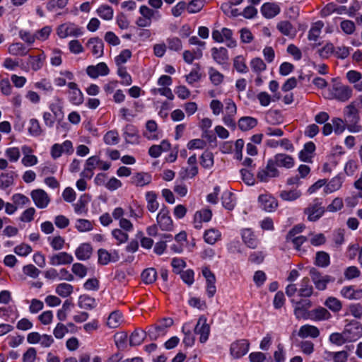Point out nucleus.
Instances as JSON below:
<instances>
[{
  "mask_svg": "<svg viewBox=\"0 0 362 362\" xmlns=\"http://www.w3.org/2000/svg\"><path fill=\"white\" fill-rule=\"evenodd\" d=\"M344 121L346 123V128L351 132H358L361 130V127L357 125L359 120L358 111L356 107L354 102L348 105L344 110Z\"/></svg>",
  "mask_w": 362,
  "mask_h": 362,
  "instance_id": "f257e3e1",
  "label": "nucleus"
},
{
  "mask_svg": "<svg viewBox=\"0 0 362 362\" xmlns=\"http://www.w3.org/2000/svg\"><path fill=\"white\" fill-rule=\"evenodd\" d=\"M280 172L272 158L269 159L265 166L260 168L257 177L260 182H267L272 178L278 177Z\"/></svg>",
  "mask_w": 362,
  "mask_h": 362,
  "instance_id": "f03ea898",
  "label": "nucleus"
},
{
  "mask_svg": "<svg viewBox=\"0 0 362 362\" xmlns=\"http://www.w3.org/2000/svg\"><path fill=\"white\" fill-rule=\"evenodd\" d=\"M83 29L72 22H66L57 28V34L61 39L82 35Z\"/></svg>",
  "mask_w": 362,
  "mask_h": 362,
  "instance_id": "7ed1b4c3",
  "label": "nucleus"
},
{
  "mask_svg": "<svg viewBox=\"0 0 362 362\" xmlns=\"http://www.w3.org/2000/svg\"><path fill=\"white\" fill-rule=\"evenodd\" d=\"M173 325V320L170 317H165L160 320L157 324L152 325L148 329V334L152 340H156L160 336L165 334L168 328Z\"/></svg>",
  "mask_w": 362,
  "mask_h": 362,
  "instance_id": "20e7f679",
  "label": "nucleus"
},
{
  "mask_svg": "<svg viewBox=\"0 0 362 362\" xmlns=\"http://www.w3.org/2000/svg\"><path fill=\"white\" fill-rule=\"evenodd\" d=\"M343 332L347 342L356 341L362 337V325L358 322L351 321L345 325Z\"/></svg>",
  "mask_w": 362,
  "mask_h": 362,
  "instance_id": "39448f33",
  "label": "nucleus"
},
{
  "mask_svg": "<svg viewBox=\"0 0 362 362\" xmlns=\"http://www.w3.org/2000/svg\"><path fill=\"white\" fill-rule=\"evenodd\" d=\"M250 343L246 339H240L233 342L230 347V355L235 358L245 356L249 351Z\"/></svg>",
  "mask_w": 362,
  "mask_h": 362,
  "instance_id": "423d86ee",
  "label": "nucleus"
},
{
  "mask_svg": "<svg viewBox=\"0 0 362 362\" xmlns=\"http://www.w3.org/2000/svg\"><path fill=\"white\" fill-rule=\"evenodd\" d=\"M332 94L334 99L341 102H346L352 97L353 90L346 85H334L332 88Z\"/></svg>",
  "mask_w": 362,
  "mask_h": 362,
  "instance_id": "0eeeda50",
  "label": "nucleus"
},
{
  "mask_svg": "<svg viewBox=\"0 0 362 362\" xmlns=\"http://www.w3.org/2000/svg\"><path fill=\"white\" fill-rule=\"evenodd\" d=\"M67 92L69 101L75 105H80L83 102V94L79 89L78 85L72 81L68 82Z\"/></svg>",
  "mask_w": 362,
  "mask_h": 362,
  "instance_id": "6e6552de",
  "label": "nucleus"
},
{
  "mask_svg": "<svg viewBox=\"0 0 362 362\" xmlns=\"http://www.w3.org/2000/svg\"><path fill=\"white\" fill-rule=\"evenodd\" d=\"M294 307V315L298 320L300 319H310V311L308 309L312 306V303L310 300H301L298 302L295 303Z\"/></svg>",
  "mask_w": 362,
  "mask_h": 362,
  "instance_id": "1a4fd4ad",
  "label": "nucleus"
},
{
  "mask_svg": "<svg viewBox=\"0 0 362 362\" xmlns=\"http://www.w3.org/2000/svg\"><path fill=\"white\" fill-rule=\"evenodd\" d=\"M194 332L200 335L199 341L201 343H204L208 340L210 333V327L206 322V318L204 316L199 318L194 327Z\"/></svg>",
  "mask_w": 362,
  "mask_h": 362,
  "instance_id": "9d476101",
  "label": "nucleus"
},
{
  "mask_svg": "<svg viewBox=\"0 0 362 362\" xmlns=\"http://www.w3.org/2000/svg\"><path fill=\"white\" fill-rule=\"evenodd\" d=\"M98 256V263L102 265H106L110 262H116L119 259V253L115 250L108 252L105 249H99Z\"/></svg>",
  "mask_w": 362,
  "mask_h": 362,
  "instance_id": "9b49d317",
  "label": "nucleus"
},
{
  "mask_svg": "<svg viewBox=\"0 0 362 362\" xmlns=\"http://www.w3.org/2000/svg\"><path fill=\"white\" fill-rule=\"evenodd\" d=\"M49 264L52 266L70 264L74 261V257L66 252H60L54 254L49 257Z\"/></svg>",
  "mask_w": 362,
  "mask_h": 362,
  "instance_id": "f8f14e48",
  "label": "nucleus"
},
{
  "mask_svg": "<svg viewBox=\"0 0 362 362\" xmlns=\"http://www.w3.org/2000/svg\"><path fill=\"white\" fill-rule=\"evenodd\" d=\"M143 136L148 140H158L161 137L158 131V124L156 121L148 120L145 125V130L143 132Z\"/></svg>",
  "mask_w": 362,
  "mask_h": 362,
  "instance_id": "ddd939ff",
  "label": "nucleus"
},
{
  "mask_svg": "<svg viewBox=\"0 0 362 362\" xmlns=\"http://www.w3.org/2000/svg\"><path fill=\"white\" fill-rule=\"evenodd\" d=\"M109 72L110 69L105 62H100L95 66L90 65L86 68V74L92 78L107 76Z\"/></svg>",
  "mask_w": 362,
  "mask_h": 362,
  "instance_id": "4468645a",
  "label": "nucleus"
},
{
  "mask_svg": "<svg viewBox=\"0 0 362 362\" xmlns=\"http://www.w3.org/2000/svg\"><path fill=\"white\" fill-rule=\"evenodd\" d=\"M157 222L163 230L169 231L173 228V221L169 216V211L163 207L157 216Z\"/></svg>",
  "mask_w": 362,
  "mask_h": 362,
  "instance_id": "2eb2a0df",
  "label": "nucleus"
},
{
  "mask_svg": "<svg viewBox=\"0 0 362 362\" xmlns=\"http://www.w3.org/2000/svg\"><path fill=\"white\" fill-rule=\"evenodd\" d=\"M311 279L318 290H325L327 284L330 281L331 277L329 276L321 275L315 268H312L310 271Z\"/></svg>",
  "mask_w": 362,
  "mask_h": 362,
  "instance_id": "dca6fc26",
  "label": "nucleus"
},
{
  "mask_svg": "<svg viewBox=\"0 0 362 362\" xmlns=\"http://www.w3.org/2000/svg\"><path fill=\"white\" fill-rule=\"evenodd\" d=\"M49 108L53 113L54 118H56L59 123L60 121L64 118V115L63 111V100L58 96L54 97L52 103L49 105Z\"/></svg>",
  "mask_w": 362,
  "mask_h": 362,
  "instance_id": "f3484780",
  "label": "nucleus"
},
{
  "mask_svg": "<svg viewBox=\"0 0 362 362\" xmlns=\"http://www.w3.org/2000/svg\"><path fill=\"white\" fill-rule=\"evenodd\" d=\"M86 46L96 57H101L103 55L104 44L100 38H90L87 42Z\"/></svg>",
  "mask_w": 362,
  "mask_h": 362,
  "instance_id": "a211bd4d",
  "label": "nucleus"
},
{
  "mask_svg": "<svg viewBox=\"0 0 362 362\" xmlns=\"http://www.w3.org/2000/svg\"><path fill=\"white\" fill-rule=\"evenodd\" d=\"M276 166L291 168L294 165V159L292 156L285 153H277L272 158Z\"/></svg>",
  "mask_w": 362,
  "mask_h": 362,
  "instance_id": "6ab92c4d",
  "label": "nucleus"
},
{
  "mask_svg": "<svg viewBox=\"0 0 362 362\" xmlns=\"http://www.w3.org/2000/svg\"><path fill=\"white\" fill-rule=\"evenodd\" d=\"M325 211V208L321 205H309L304 211L310 221H316L324 214Z\"/></svg>",
  "mask_w": 362,
  "mask_h": 362,
  "instance_id": "aec40b11",
  "label": "nucleus"
},
{
  "mask_svg": "<svg viewBox=\"0 0 362 362\" xmlns=\"http://www.w3.org/2000/svg\"><path fill=\"white\" fill-rule=\"evenodd\" d=\"M212 216V212L210 209H204L203 210L197 211L194 214V227L197 229L202 228V222H209Z\"/></svg>",
  "mask_w": 362,
  "mask_h": 362,
  "instance_id": "412c9836",
  "label": "nucleus"
},
{
  "mask_svg": "<svg viewBox=\"0 0 362 362\" xmlns=\"http://www.w3.org/2000/svg\"><path fill=\"white\" fill-rule=\"evenodd\" d=\"M211 56L218 64H224L228 59V50L225 47H214L211 49Z\"/></svg>",
  "mask_w": 362,
  "mask_h": 362,
  "instance_id": "4be33fe9",
  "label": "nucleus"
},
{
  "mask_svg": "<svg viewBox=\"0 0 362 362\" xmlns=\"http://www.w3.org/2000/svg\"><path fill=\"white\" fill-rule=\"evenodd\" d=\"M279 12V6L274 3H265L261 7V13L267 18H272Z\"/></svg>",
  "mask_w": 362,
  "mask_h": 362,
  "instance_id": "5701e85b",
  "label": "nucleus"
},
{
  "mask_svg": "<svg viewBox=\"0 0 362 362\" xmlns=\"http://www.w3.org/2000/svg\"><path fill=\"white\" fill-rule=\"evenodd\" d=\"M242 238L245 244L250 248L255 249L258 245V240L254 233L250 228H245L241 233Z\"/></svg>",
  "mask_w": 362,
  "mask_h": 362,
  "instance_id": "b1692460",
  "label": "nucleus"
},
{
  "mask_svg": "<svg viewBox=\"0 0 362 362\" xmlns=\"http://www.w3.org/2000/svg\"><path fill=\"white\" fill-rule=\"evenodd\" d=\"M298 335L300 338H316L320 335V331L315 326L305 325L300 327Z\"/></svg>",
  "mask_w": 362,
  "mask_h": 362,
  "instance_id": "393cba45",
  "label": "nucleus"
},
{
  "mask_svg": "<svg viewBox=\"0 0 362 362\" xmlns=\"http://www.w3.org/2000/svg\"><path fill=\"white\" fill-rule=\"evenodd\" d=\"M124 137L127 143L128 144H137L139 142V134L138 131L133 125H127L124 132Z\"/></svg>",
  "mask_w": 362,
  "mask_h": 362,
  "instance_id": "a878e982",
  "label": "nucleus"
},
{
  "mask_svg": "<svg viewBox=\"0 0 362 362\" xmlns=\"http://www.w3.org/2000/svg\"><path fill=\"white\" fill-rule=\"evenodd\" d=\"M170 148V144L167 140L161 141L160 145H153L148 149V154L153 158H158L163 151H168Z\"/></svg>",
  "mask_w": 362,
  "mask_h": 362,
  "instance_id": "bb28decb",
  "label": "nucleus"
},
{
  "mask_svg": "<svg viewBox=\"0 0 362 362\" xmlns=\"http://www.w3.org/2000/svg\"><path fill=\"white\" fill-rule=\"evenodd\" d=\"M331 316L330 313L326 308L318 307L310 311V319L317 321L327 320Z\"/></svg>",
  "mask_w": 362,
  "mask_h": 362,
  "instance_id": "cd10ccee",
  "label": "nucleus"
},
{
  "mask_svg": "<svg viewBox=\"0 0 362 362\" xmlns=\"http://www.w3.org/2000/svg\"><path fill=\"white\" fill-rule=\"evenodd\" d=\"M192 327L191 323L187 322L183 325L182 332L185 337L183 338V343L186 346H192L195 341V337L192 332Z\"/></svg>",
  "mask_w": 362,
  "mask_h": 362,
  "instance_id": "c85d7f7f",
  "label": "nucleus"
},
{
  "mask_svg": "<svg viewBox=\"0 0 362 362\" xmlns=\"http://www.w3.org/2000/svg\"><path fill=\"white\" fill-rule=\"evenodd\" d=\"M93 249L90 244L83 243L76 250L75 255L79 260H86L90 258Z\"/></svg>",
  "mask_w": 362,
  "mask_h": 362,
  "instance_id": "c756f323",
  "label": "nucleus"
},
{
  "mask_svg": "<svg viewBox=\"0 0 362 362\" xmlns=\"http://www.w3.org/2000/svg\"><path fill=\"white\" fill-rule=\"evenodd\" d=\"M45 58L44 52L37 56H29L28 63L34 71H37L42 67Z\"/></svg>",
  "mask_w": 362,
  "mask_h": 362,
  "instance_id": "7c9ffc66",
  "label": "nucleus"
},
{
  "mask_svg": "<svg viewBox=\"0 0 362 362\" xmlns=\"http://www.w3.org/2000/svg\"><path fill=\"white\" fill-rule=\"evenodd\" d=\"M299 296L302 297H310L313 293V287L308 277H304L300 284L298 290Z\"/></svg>",
  "mask_w": 362,
  "mask_h": 362,
  "instance_id": "2f4dec72",
  "label": "nucleus"
},
{
  "mask_svg": "<svg viewBox=\"0 0 362 362\" xmlns=\"http://www.w3.org/2000/svg\"><path fill=\"white\" fill-rule=\"evenodd\" d=\"M278 30L284 35L291 38L296 36V30L291 23L287 21H281L277 24Z\"/></svg>",
  "mask_w": 362,
  "mask_h": 362,
  "instance_id": "473e14b6",
  "label": "nucleus"
},
{
  "mask_svg": "<svg viewBox=\"0 0 362 362\" xmlns=\"http://www.w3.org/2000/svg\"><path fill=\"white\" fill-rule=\"evenodd\" d=\"M8 52L13 56H25L28 50L21 42L12 43L8 46Z\"/></svg>",
  "mask_w": 362,
  "mask_h": 362,
  "instance_id": "72a5a7b5",
  "label": "nucleus"
},
{
  "mask_svg": "<svg viewBox=\"0 0 362 362\" xmlns=\"http://www.w3.org/2000/svg\"><path fill=\"white\" fill-rule=\"evenodd\" d=\"M122 322L123 320L122 313L118 310H115L110 314L107 320V325L110 328L115 329L118 327Z\"/></svg>",
  "mask_w": 362,
  "mask_h": 362,
  "instance_id": "f704fd0d",
  "label": "nucleus"
},
{
  "mask_svg": "<svg viewBox=\"0 0 362 362\" xmlns=\"http://www.w3.org/2000/svg\"><path fill=\"white\" fill-rule=\"evenodd\" d=\"M31 197L35 204H48L49 202L47 194L41 189L33 190Z\"/></svg>",
  "mask_w": 362,
  "mask_h": 362,
  "instance_id": "c9c22d12",
  "label": "nucleus"
},
{
  "mask_svg": "<svg viewBox=\"0 0 362 362\" xmlns=\"http://www.w3.org/2000/svg\"><path fill=\"white\" fill-rule=\"evenodd\" d=\"M257 124V120L252 117H243L238 121V127L242 131H248Z\"/></svg>",
  "mask_w": 362,
  "mask_h": 362,
  "instance_id": "e433bc0d",
  "label": "nucleus"
},
{
  "mask_svg": "<svg viewBox=\"0 0 362 362\" xmlns=\"http://www.w3.org/2000/svg\"><path fill=\"white\" fill-rule=\"evenodd\" d=\"M79 308L86 310H92L97 306L95 298L86 295L81 296L78 298Z\"/></svg>",
  "mask_w": 362,
  "mask_h": 362,
  "instance_id": "4c0bfd02",
  "label": "nucleus"
},
{
  "mask_svg": "<svg viewBox=\"0 0 362 362\" xmlns=\"http://www.w3.org/2000/svg\"><path fill=\"white\" fill-rule=\"evenodd\" d=\"M146 337V332L142 329H135L129 337V344L131 346L140 345Z\"/></svg>",
  "mask_w": 362,
  "mask_h": 362,
  "instance_id": "58836bf2",
  "label": "nucleus"
},
{
  "mask_svg": "<svg viewBox=\"0 0 362 362\" xmlns=\"http://www.w3.org/2000/svg\"><path fill=\"white\" fill-rule=\"evenodd\" d=\"M151 175L148 173H139L132 177V182L136 186L143 187L150 183Z\"/></svg>",
  "mask_w": 362,
  "mask_h": 362,
  "instance_id": "ea45409f",
  "label": "nucleus"
},
{
  "mask_svg": "<svg viewBox=\"0 0 362 362\" xmlns=\"http://www.w3.org/2000/svg\"><path fill=\"white\" fill-rule=\"evenodd\" d=\"M221 233L219 230L211 228L205 231L204 238L208 244L214 245L221 238Z\"/></svg>",
  "mask_w": 362,
  "mask_h": 362,
  "instance_id": "a19ab883",
  "label": "nucleus"
},
{
  "mask_svg": "<svg viewBox=\"0 0 362 362\" xmlns=\"http://www.w3.org/2000/svg\"><path fill=\"white\" fill-rule=\"evenodd\" d=\"M341 294L348 299H359L362 295V291L355 290L353 286H345L341 290Z\"/></svg>",
  "mask_w": 362,
  "mask_h": 362,
  "instance_id": "79ce46f5",
  "label": "nucleus"
},
{
  "mask_svg": "<svg viewBox=\"0 0 362 362\" xmlns=\"http://www.w3.org/2000/svg\"><path fill=\"white\" fill-rule=\"evenodd\" d=\"M208 74L211 82L214 86H218L222 83L224 79V76L217 69L214 67H209L208 69Z\"/></svg>",
  "mask_w": 362,
  "mask_h": 362,
  "instance_id": "37998d69",
  "label": "nucleus"
},
{
  "mask_svg": "<svg viewBox=\"0 0 362 362\" xmlns=\"http://www.w3.org/2000/svg\"><path fill=\"white\" fill-rule=\"evenodd\" d=\"M16 176L15 172L2 173L0 175V187L5 189L13 184L14 177Z\"/></svg>",
  "mask_w": 362,
  "mask_h": 362,
  "instance_id": "c03bdc74",
  "label": "nucleus"
},
{
  "mask_svg": "<svg viewBox=\"0 0 362 362\" xmlns=\"http://www.w3.org/2000/svg\"><path fill=\"white\" fill-rule=\"evenodd\" d=\"M267 145L272 148H276L278 146H281L285 150L293 152L294 151V147L291 141L288 139H284L281 141H275V140H269L267 141Z\"/></svg>",
  "mask_w": 362,
  "mask_h": 362,
  "instance_id": "a18cd8bd",
  "label": "nucleus"
},
{
  "mask_svg": "<svg viewBox=\"0 0 362 362\" xmlns=\"http://www.w3.org/2000/svg\"><path fill=\"white\" fill-rule=\"evenodd\" d=\"M34 87L42 91L45 93H52L54 90V87L51 81L47 78H42L34 84Z\"/></svg>",
  "mask_w": 362,
  "mask_h": 362,
  "instance_id": "49530a36",
  "label": "nucleus"
},
{
  "mask_svg": "<svg viewBox=\"0 0 362 362\" xmlns=\"http://www.w3.org/2000/svg\"><path fill=\"white\" fill-rule=\"evenodd\" d=\"M74 291V287L67 283H61L56 287L55 292L59 296L66 298L69 296Z\"/></svg>",
  "mask_w": 362,
  "mask_h": 362,
  "instance_id": "de8ad7c7",
  "label": "nucleus"
},
{
  "mask_svg": "<svg viewBox=\"0 0 362 362\" xmlns=\"http://www.w3.org/2000/svg\"><path fill=\"white\" fill-rule=\"evenodd\" d=\"M323 26L324 23L320 21L315 23L309 30L308 40L311 41H316L320 35L321 30Z\"/></svg>",
  "mask_w": 362,
  "mask_h": 362,
  "instance_id": "09e8293b",
  "label": "nucleus"
},
{
  "mask_svg": "<svg viewBox=\"0 0 362 362\" xmlns=\"http://www.w3.org/2000/svg\"><path fill=\"white\" fill-rule=\"evenodd\" d=\"M157 278V272L153 268H148L143 271L141 279L146 284H153Z\"/></svg>",
  "mask_w": 362,
  "mask_h": 362,
  "instance_id": "8fccbe9b",
  "label": "nucleus"
},
{
  "mask_svg": "<svg viewBox=\"0 0 362 362\" xmlns=\"http://www.w3.org/2000/svg\"><path fill=\"white\" fill-rule=\"evenodd\" d=\"M101 163V160L97 156H91L90 157L86 163L85 167V173H89V177H92L93 173V170L99 166V164Z\"/></svg>",
  "mask_w": 362,
  "mask_h": 362,
  "instance_id": "3c124183",
  "label": "nucleus"
},
{
  "mask_svg": "<svg viewBox=\"0 0 362 362\" xmlns=\"http://www.w3.org/2000/svg\"><path fill=\"white\" fill-rule=\"evenodd\" d=\"M342 185V180L341 177L336 176L333 177L329 183L326 185L325 191L326 193H332L339 189Z\"/></svg>",
  "mask_w": 362,
  "mask_h": 362,
  "instance_id": "603ef678",
  "label": "nucleus"
},
{
  "mask_svg": "<svg viewBox=\"0 0 362 362\" xmlns=\"http://www.w3.org/2000/svg\"><path fill=\"white\" fill-rule=\"evenodd\" d=\"M28 132L30 135L38 136L42 134V129L37 119H30L29 121Z\"/></svg>",
  "mask_w": 362,
  "mask_h": 362,
  "instance_id": "864d4df0",
  "label": "nucleus"
},
{
  "mask_svg": "<svg viewBox=\"0 0 362 362\" xmlns=\"http://www.w3.org/2000/svg\"><path fill=\"white\" fill-rule=\"evenodd\" d=\"M69 0H49L47 4V9L51 12L57 11L66 7Z\"/></svg>",
  "mask_w": 362,
  "mask_h": 362,
  "instance_id": "5fc2aeb1",
  "label": "nucleus"
},
{
  "mask_svg": "<svg viewBox=\"0 0 362 362\" xmlns=\"http://www.w3.org/2000/svg\"><path fill=\"white\" fill-rule=\"evenodd\" d=\"M97 13L104 20H111L113 17V9L107 5L100 6L97 10Z\"/></svg>",
  "mask_w": 362,
  "mask_h": 362,
  "instance_id": "6e6d98bb",
  "label": "nucleus"
},
{
  "mask_svg": "<svg viewBox=\"0 0 362 362\" xmlns=\"http://www.w3.org/2000/svg\"><path fill=\"white\" fill-rule=\"evenodd\" d=\"M325 305L333 312H339L342 305L339 300L334 297H329L325 302Z\"/></svg>",
  "mask_w": 362,
  "mask_h": 362,
  "instance_id": "4d7b16f0",
  "label": "nucleus"
},
{
  "mask_svg": "<svg viewBox=\"0 0 362 362\" xmlns=\"http://www.w3.org/2000/svg\"><path fill=\"white\" fill-rule=\"evenodd\" d=\"M132 57V52L128 49L122 50L115 59V63L118 67H122V65L125 64Z\"/></svg>",
  "mask_w": 362,
  "mask_h": 362,
  "instance_id": "13d9d810",
  "label": "nucleus"
},
{
  "mask_svg": "<svg viewBox=\"0 0 362 362\" xmlns=\"http://www.w3.org/2000/svg\"><path fill=\"white\" fill-rule=\"evenodd\" d=\"M104 142L107 145H116L119 141L117 131H109L104 136Z\"/></svg>",
  "mask_w": 362,
  "mask_h": 362,
  "instance_id": "bf43d9fd",
  "label": "nucleus"
},
{
  "mask_svg": "<svg viewBox=\"0 0 362 362\" xmlns=\"http://www.w3.org/2000/svg\"><path fill=\"white\" fill-rule=\"evenodd\" d=\"M233 66L240 73H246L247 67L245 64V58L241 56H237L233 60Z\"/></svg>",
  "mask_w": 362,
  "mask_h": 362,
  "instance_id": "052dcab7",
  "label": "nucleus"
},
{
  "mask_svg": "<svg viewBox=\"0 0 362 362\" xmlns=\"http://www.w3.org/2000/svg\"><path fill=\"white\" fill-rule=\"evenodd\" d=\"M300 192L298 190L283 191L280 194L283 201L293 202L300 196Z\"/></svg>",
  "mask_w": 362,
  "mask_h": 362,
  "instance_id": "680f3d73",
  "label": "nucleus"
},
{
  "mask_svg": "<svg viewBox=\"0 0 362 362\" xmlns=\"http://www.w3.org/2000/svg\"><path fill=\"white\" fill-rule=\"evenodd\" d=\"M329 341L335 345L341 346L342 344L347 343L344 332H334L332 333L329 337Z\"/></svg>",
  "mask_w": 362,
  "mask_h": 362,
  "instance_id": "e2e57ef3",
  "label": "nucleus"
},
{
  "mask_svg": "<svg viewBox=\"0 0 362 362\" xmlns=\"http://www.w3.org/2000/svg\"><path fill=\"white\" fill-rule=\"evenodd\" d=\"M250 66L253 71L260 73L266 69V64L261 58L256 57L251 60Z\"/></svg>",
  "mask_w": 362,
  "mask_h": 362,
  "instance_id": "0e129e2a",
  "label": "nucleus"
},
{
  "mask_svg": "<svg viewBox=\"0 0 362 362\" xmlns=\"http://www.w3.org/2000/svg\"><path fill=\"white\" fill-rule=\"evenodd\" d=\"M5 155L11 162L16 163L20 158L21 152L18 148L11 147L5 151Z\"/></svg>",
  "mask_w": 362,
  "mask_h": 362,
  "instance_id": "69168bd1",
  "label": "nucleus"
},
{
  "mask_svg": "<svg viewBox=\"0 0 362 362\" xmlns=\"http://www.w3.org/2000/svg\"><path fill=\"white\" fill-rule=\"evenodd\" d=\"M315 264L322 267H325L329 264V256L325 252H318L316 254Z\"/></svg>",
  "mask_w": 362,
  "mask_h": 362,
  "instance_id": "338daca9",
  "label": "nucleus"
},
{
  "mask_svg": "<svg viewBox=\"0 0 362 362\" xmlns=\"http://www.w3.org/2000/svg\"><path fill=\"white\" fill-rule=\"evenodd\" d=\"M333 129L335 134H341L346 127V123L344 120L341 118H333L332 120Z\"/></svg>",
  "mask_w": 362,
  "mask_h": 362,
  "instance_id": "774afa93",
  "label": "nucleus"
}]
</instances>
